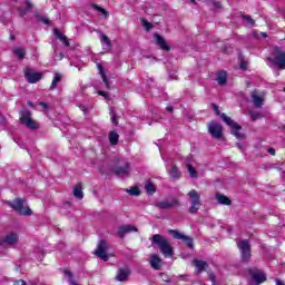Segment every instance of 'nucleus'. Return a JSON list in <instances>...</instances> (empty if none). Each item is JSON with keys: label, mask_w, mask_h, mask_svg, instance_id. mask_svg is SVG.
Segmentation results:
<instances>
[{"label": "nucleus", "mask_w": 285, "mask_h": 285, "mask_svg": "<svg viewBox=\"0 0 285 285\" xmlns=\"http://www.w3.org/2000/svg\"><path fill=\"white\" fill-rule=\"evenodd\" d=\"M187 170L189 173V176L195 179L197 178V169H195V167H193V165L188 164L187 165Z\"/></svg>", "instance_id": "obj_32"}, {"label": "nucleus", "mask_w": 285, "mask_h": 285, "mask_svg": "<svg viewBox=\"0 0 285 285\" xmlns=\"http://www.w3.org/2000/svg\"><path fill=\"white\" fill-rule=\"evenodd\" d=\"M41 108H43V110H48V104L46 102H40Z\"/></svg>", "instance_id": "obj_44"}, {"label": "nucleus", "mask_w": 285, "mask_h": 285, "mask_svg": "<svg viewBox=\"0 0 285 285\" xmlns=\"http://www.w3.org/2000/svg\"><path fill=\"white\" fill-rule=\"evenodd\" d=\"M151 244L159 247V250L161 253V255H164V257H173V255L175 254L173 250V246H170V243L168 242V239H166V237L156 234L153 236L151 238Z\"/></svg>", "instance_id": "obj_1"}, {"label": "nucleus", "mask_w": 285, "mask_h": 285, "mask_svg": "<svg viewBox=\"0 0 285 285\" xmlns=\"http://www.w3.org/2000/svg\"><path fill=\"white\" fill-rule=\"evenodd\" d=\"M11 40L14 41V36H11Z\"/></svg>", "instance_id": "obj_56"}, {"label": "nucleus", "mask_w": 285, "mask_h": 285, "mask_svg": "<svg viewBox=\"0 0 285 285\" xmlns=\"http://www.w3.org/2000/svg\"><path fill=\"white\" fill-rule=\"evenodd\" d=\"M242 70H246V62H240Z\"/></svg>", "instance_id": "obj_47"}, {"label": "nucleus", "mask_w": 285, "mask_h": 285, "mask_svg": "<svg viewBox=\"0 0 285 285\" xmlns=\"http://www.w3.org/2000/svg\"><path fill=\"white\" fill-rule=\"evenodd\" d=\"M79 108L80 110H82V112H85V115L86 112H88V110H90V107L88 105H80Z\"/></svg>", "instance_id": "obj_38"}, {"label": "nucleus", "mask_w": 285, "mask_h": 285, "mask_svg": "<svg viewBox=\"0 0 285 285\" xmlns=\"http://www.w3.org/2000/svg\"><path fill=\"white\" fill-rule=\"evenodd\" d=\"M267 66L273 68V66H278L281 70H285V51L279 47H275L272 56L267 58Z\"/></svg>", "instance_id": "obj_2"}, {"label": "nucleus", "mask_w": 285, "mask_h": 285, "mask_svg": "<svg viewBox=\"0 0 285 285\" xmlns=\"http://www.w3.org/2000/svg\"><path fill=\"white\" fill-rule=\"evenodd\" d=\"M238 148H242V145L240 144H237Z\"/></svg>", "instance_id": "obj_58"}, {"label": "nucleus", "mask_w": 285, "mask_h": 285, "mask_svg": "<svg viewBox=\"0 0 285 285\" xmlns=\"http://www.w3.org/2000/svg\"><path fill=\"white\" fill-rule=\"evenodd\" d=\"M216 199H217L218 204H223L225 206H230V199L222 194H217Z\"/></svg>", "instance_id": "obj_27"}, {"label": "nucleus", "mask_w": 285, "mask_h": 285, "mask_svg": "<svg viewBox=\"0 0 285 285\" xmlns=\"http://www.w3.org/2000/svg\"><path fill=\"white\" fill-rule=\"evenodd\" d=\"M145 190H146V193H147L148 195H154V193L157 191V188L155 187L154 184H151L150 181H147V183L145 184Z\"/></svg>", "instance_id": "obj_30"}, {"label": "nucleus", "mask_w": 285, "mask_h": 285, "mask_svg": "<svg viewBox=\"0 0 285 285\" xmlns=\"http://www.w3.org/2000/svg\"><path fill=\"white\" fill-rule=\"evenodd\" d=\"M142 26L146 28V30H150L153 28V24L146 20H144Z\"/></svg>", "instance_id": "obj_39"}, {"label": "nucleus", "mask_w": 285, "mask_h": 285, "mask_svg": "<svg viewBox=\"0 0 285 285\" xmlns=\"http://www.w3.org/2000/svg\"><path fill=\"white\" fill-rule=\"evenodd\" d=\"M27 104H28V106H32V104L30 101H28Z\"/></svg>", "instance_id": "obj_57"}, {"label": "nucleus", "mask_w": 285, "mask_h": 285, "mask_svg": "<svg viewBox=\"0 0 285 285\" xmlns=\"http://www.w3.org/2000/svg\"><path fill=\"white\" fill-rule=\"evenodd\" d=\"M13 55L18 59L22 60V59L26 58V50L23 48H21V47H17V48L13 49Z\"/></svg>", "instance_id": "obj_26"}, {"label": "nucleus", "mask_w": 285, "mask_h": 285, "mask_svg": "<svg viewBox=\"0 0 285 285\" xmlns=\"http://www.w3.org/2000/svg\"><path fill=\"white\" fill-rule=\"evenodd\" d=\"M41 21L45 22L46 24L50 23V20H48L46 18H42Z\"/></svg>", "instance_id": "obj_49"}, {"label": "nucleus", "mask_w": 285, "mask_h": 285, "mask_svg": "<svg viewBox=\"0 0 285 285\" xmlns=\"http://www.w3.org/2000/svg\"><path fill=\"white\" fill-rule=\"evenodd\" d=\"M100 41L102 50H105V52H110V48H112V42L110 41V38H108L106 33H100Z\"/></svg>", "instance_id": "obj_15"}, {"label": "nucleus", "mask_w": 285, "mask_h": 285, "mask_svg": "<svg viewBox=\"0 0 285 285\" xmlns=\"http://www.w3.org/2000/svg\"><path fill=\"white\" fill-rule=\"evenodd\" d=\"M259 117H262V115H259V114H250V118L253 119V121H257V119H259Z\"/></svg>", "instance_id": "obj_41"}, {"label": "nucleus", "mask_w": 285, "mask_h": 285, "mask_svg": "<svg viewBox=\"0 0 285 285\" xmlns=\"http://www.w3.org/2000/svg\"><path fill=\"white\" fill-rule=\"evenodd\" d=\"M214 6L215 8H222V2H215Z\"/></svg>", "instance_id": "obj_48"}, {"label": "nucleus", "mask_w": 285, "mask_h": 285, "mask_svg": "<svg viewBox=\"0 0 285 285\" xmlns=\"http://www.w3.org/2000/svg\"><path fill=\"white\" fill-rule=\"evenodd\" d=\"M213 108H214L216 115H219V107L217 105H213Z\"/></svg>", "instance_id": "obj_45"}, {"label": "nucleus", "mask_w": 285, "mask_h": 285, "mask_svg": "<svg viewBox=\"0 0 285 285\" xmlns=\"http://www.w3.org/2000/svg\"><path fill=\"white\" fill-rule=\"evenodd\" d=\"M1 124H6V120L3 118L0 119Z\"/></svg>", "instance_id": "obj_55"}, {"label": "nucleus", "mask_w": 285, "mask_h": 285, "mask_svg": "<svg viewBox=\"0 0 285 285\" xmlns=\"http://www.w3.org/2000/svg\"><path fill=\"white\" fill-rule=\"evenodd\" d=\"M166 110H168L169 112H173V107L168 106L166 107Z\"/></svg>", "instance_id": "obj_52"}, {"label": "nucleus", "mask_w": 285, "mask_h": 285, "mask_svg": "<svg viewBox=\"0 0 285 285\" xmlns=\"http://www.w3.org/2000/svg\"><path fill=\"white\" fill-rule=\"evenodd\" d=\"M19 242V234L17 233H9L6 236L0 237V246H14Z\"/></svg>", "instance_id": "obj_8"}, {"label": "nucleus", "mask_w": 285, "mask_h": 285, "mask_svg": "<svg viewBox=\"0 0 285 285\" xmlns=\"http://www.w3.org/2000/svg\"><path fill=\"white\" fill-rule=\"evenodd\" d=\"M116 175H128V165H126L125 167H119L118 169H116Z\"/></svg>", "instance_id": "obj_35"}, {"label": "nucleus", "mask_w": 285, "mask_h": 285, "mask_svg": "<svg viewBox=\"0 0 285 285\" xmlns=\"http://www.w3.org/2000/svg\"><path fill=\"white\" fill-rule=\"evenodd\" d=\"M96 10L98 12H101V14H104L105 18H108V16L110 14V13H108V11H106V9H104V8L99 7V6H96Z\"/></svg>", "instance_id": "obj_37"}, {"label": "nucleus", "mask_w": 285, "mask_h": 285, "mask_svg": "<svg viewBox=\"0 0 285 285\" xmlns=\"http://www.w3.org/2000/svg\"><path fill=\"white\" fill-rule=\"evenodd\" d=\"M220 117L223 121H225V124L233 129L232 134L234 135V137H236L237 139H244V135L239 132L242 130V126H239L237 122L232 120V118L226 116V114H222Z\"/></svg>", "instance_id": "obj_6"}, {"label": "nucleus", "mask_w": 285, "mask_h": 285, "mask_svg": "<svg viewBox=\"0 0 285 285\" xmlns=\"http://www.w3.org/2000/svg\"><path fill=\"white\" fill-rule=\"evenodd\" d=\"M128 275H130V269H128V268H120L117 272L116 279L118 282H126L128 279Z\"/></svg>", "instance_id": "obj_19"}, {"label": "nucleus", "mask_w": 285, "mask_h": 285, "mask_svg": "<svg viewBox=\"0 0 285 285\" xmlns=\"http://www.w3.org/2000/svg\"><path fill=\"white\" fill-rule=\"evenodd\" d=\"M177 206H179V200L177 198H170L156 204V208H159L160 210L177 208Z\"/></svg>", "instance_id": "obj_10"}, {"label": "nucleus", "mask_w": 285, "mask_h": 285, "mask_svg": "<svg viewBox=\"0 0 285 285\" xmlns=\"http://www.w3.org/2000/svg\"><path fill=\"white\" fill-rule=\"evenodd\" d=\"M267 153H269V155H275V148H268Z\"/></svg>", "instance_id": "obj_46"}, {"label": "nucleus", "mask_w": 285, "mask_h": 285, "mask_svg": "<svg viewBox=\"0 0 285 285\" xmlns=\"http://www.w3.org/2000/svg\"><path fill=\"white\" fill-rule=\"evenodd\" d=\"M237 247L240 252V261L245 263L250 262V243H248V240H240L237 243Z\"/></svg>", "instance_id": "obj_7"}, {"label": "nucleus", "mask_w": 285, "mask_h": 285, "mask_svg": "<svg viewBox=\"0 0 285 285\" xmlns=\"http://www.w3.org/2000/svg\"><path fill=\"white\" fill-rule=\"evenodd\" d=\"M24 77L29 83H37V81H41L43 73L37 72L32 69H26Z\"/></svg>", "instance_id": "obj_11"}, {"label": "nucleus", "mask_w": 285, "mask_h": 285, "mask_svg": "<svg viewBox=\"0 0 285 285\" xmlns=\"http://www.w3.org/2000/svg\"><path fill=\"white\" fill-rule=\"evenodd\" d=\"M98 95H100V97H105L106 99H108V92L106 91H98Z\"/></svg>", "instance_id": "obj_42"}, {"label": "nucleus", "mask_w": 285, "mask_h": 285, "mask_svg": "<svg viewBox=\"0 0 285 285\" xmlns=\"http://www.w3.org/2000/svg\"><path fill=\"white\" fill-rule=\"evenodd\" d=\"M20 122L29 130H37L39 129V122L32 119V112L28 109H22L20 111Z\"/></svg>", "instance_id": "obj_3"}, {"label": "nucleus", "mask_w": 285, "mask_h": 285, "mask_svg": "<svg viewBox=\"0 0 285 285\" xmlns=\"http://www.w3.org/2000/svg\"><path fill=\"white\" fill-rule=\"evenodd\" d=\"M14 285H26V281L23 279L16 281Z\"/></svg>", "instance_id": "obj_43"}, {"label": "nucleus", "mask_w": 285, "mask_h": 285, "mask_svg": "<svg viewBox=\"0 0 285 285\" xmlns=\"http://www.w3.org/2000/svg\"><path fill=\"white\" fill-rule=\"evenodd\" d=\"M154 37L156 39L157 46H159L161 50H165L166 52L170 51V47L168 46V43H166V40H164V37H161V35L155 33Z\"/></svg>", "instance_id": "obj_16"}, {"label": "nucleus", "mask_w": 285, "mask_h": 285, "mask_svg": "<svg viewBox=\"0 0 285 285\" xmlns=\"http://www.w3.org/2000/svg\"><path fill=\"white\" fill-rule=\"evenodd\" d=\"M276 285H285V283L279 279H276Z\"/></svg>", "instance_id": "obj_50"}, {"label": "nucleus", "mask_w": 285, "mask_h": 285, "mask_svg": "<svg viewBox=\"0 0 285 285\" xmlns=\"http://www.w3.org/2000/svg\"><path fill=\"white\" fill-rule=\"evenodd\" d=\"M110 117H111V122L117 126L119 122H117V114L115 112V109H110Z\"/></svg>", "instance_id": "obj_36"}, {"label": "nucleus", "mask_w": 285, "mask_h": 285, "mask_svg": "<svg viewBox=\"0 0 285 285\" xmlns=\"http://www.w3.org/2000/svg\"><path fill=\"white\" fill-rule=\"evenodd\" d=\"M109 142L111 146H117L119 144V134L111 131L109 134Z\"/></svg>", "instance_id": "obj_28"}, {"label": "nucleus", "mask_w": 285, "mask_h": 285, "mask_svg": "<svg viewBox=\"0 0 285 285\" xmlns=\"http://www.w3.org/2000/svg\"><path fill=\"white\" fill-rule=\"evenodd\" d=\"M188 197L190 199L189 213L195 215L202 208V196L197 190H190Z\"/></svg>", "instance_id": "obj_5"}, {"label": "nucleus", "mask_w": 285, "mask_h": 285, "mask_svg": "<svg viewBox=\"0 0 285 285\" xmlns=\"http://www.w3.org/2000/svg\"><path fill=\"white\" fill-rule=\"evenodd\" d=\"M208 132L214 139H222L223 129L218 122H216V121L209 122L208 124Z\"/></svg>", "instance_id": "obj_9"}, {"label": "nucleus", "mask_w": 285, "mask_h": 285, "mask_svg": "<svg viewBox=\"0 0 285 285\" xmlns=\"http://www.w3.org/2000/svg\"><path fill=\"white\" fill-rule=\"evenodd\" d=\"M169 176L170 179L175 181L179 179V177H181V171H179V168H177V166H173L171 169L169 170Z\"/></svg>", "instance_id": "obj_22"}, {"label": "nucleus", "mask_w": 285, "mask_h": 285, "mask_svg": "<svg viewBox=\"0 0 285 285\" xmlns=\"http://www.w3.org/2000/svg\"><path fill=\"white\" fill-rule=\"evenodd\" d=\"M261 36H262V37H268V36L266 35V32H261Z\"/></svg>", "instance_id": "obj_53"}, {"label": "nucleus", "mask_w": 285, "mask_h": 285, "mask_svg": "<svg viewBox=\"0 0 285 285\" xmlns=\"http://www.w3.org/2000/svg\"><path fill=\"white\" fill-rule=\"evenodd\" d=\"M250 98H252V101H253L255 108H262V106L264 105V98L258 96L257 91H252Z\"/></svg>", "instance_id": "obj_18"}, {"label": "nucleus", "mask_w": 285, "mask_h": 285, "mask_svg": "<svg viewBox=\"0 0 285 285\" xmlns=\"http://www.w3.org/2000/svg\"><path fill=\"white\" fill-rule=\"evenodd\" d=\"M127 193L132 195L134 197H139L141 195L139 187H131L130 189L127 190Z\"/></svg>", "instance_id": "obj_33"}, {"label": "nucleus", "mask_w": 285, "mask_h": 285, "mask_svg": "<svg viewBox=\"0 0 285 285\" xmlns=\"http://www.w3.org/2000/svg\"><path fill=\"white\" fill-rule=\"evenodd\" d=\"M283 91L285 92V88L283 89Z\"/></svg>", "instance_id": "obj_59"}, {"label": "nucleus", "mask_w": 285, "mask_h": 285, "mask_svg": "<svg viewBox=\"0 0 285 285\" xmlns=\"http://www.w3.org/2000/svg\"><path fill=\"white\" fill-rule=\"evenodd\" d=\"M194 6H197V2L195 0H190Z\"/></svg>", "instance_id": "obj_54"}, {"label": "nucleus", "mask_w": 285, "mask_h": 285, "mask_svg": "<svg viewBox=\"0 0 285 285\" xmlns=\"http://www.w3.org/2000/svg\"><path fill=\"white\" fill-rule=\"evenodd\" d=\"M61 79H62L61 73H55L51 86H50V90H55L56 87L59 86V83H61Z\"/></svg>", "instance_id": "obj_25"}, {"label": "nucleus", "mask_w": 285, "mask_h": 285, "mask_svg": "<svg viewBox=\"0 0 285 285\" xmlns=\"http://www.w3.org/2000/svg\"><path fill=\"white\" fill-rule=\"evenodd\" d=\"M149 264H150L151 268H154L155 271H159V268H161V264H164V262L161 261V258H159L158 255H151V257L149 259Z\"/></svg>", "instance_id": "obj_17"}, {"label": "nucleus", "mask_w": 285, "mask_h": 285, "mask_svg": "<svg viewBox=\"0 0 285 285\" xmlns=\"http://www.w3.org/2000/svg\"><path fill=\"white\" fill-rule=\"evenodd\" d=\"M170 235H173L174 239H181L184 242V244H186V246H188V248H193V238H190L189 236H186L184 234H181L179 230H175L171 229L169 230Z\"/></svg>", "instance_id": "obj_12"}, {"label": "nucleus", "mask_w": 285, "mask_h": 285, "mask_svg": "<svg viewBox=\"0 0 285 285\" xmlns=\"http://www.w3.org/2000/svg\"><path fill=\"white\" fill-rule=\"evenodd\" d=\"M243 21H245L246 26H255V21L250 16H243Z\"/></svg>", "instance_id": "obj_34"}, {"label": "nucleus", "mask_w": 285, "mask_h": 285, "mask_svg": "<svg viewBox=\"0 0 285 285\" xmlns=\"http://www.w3.org/2000/svg\"><path fill=\"white\" fill-rule=\"evenodd\" d=\"M101 79L106 86V88H110V82L108 81V77H106V71H104V66L97 65Z\"/></svg>", "instance_id": "obj_23"}, {"label": "nucleus", "mask_w": 285, "mask_h": 285, "mask_svg": "<svg viewBox=\"0 0 285 285\" xmlns=\"http://www.w3.org/2000/svg\"><path fill=\"white\" fill-rule=\"evenodd\" d=\"M9 206L13 208L19 215H32V209L28 207L26 204V199L18 198L11 203H9Z\"/></svg>", "instance_id": "obj_4"}, {"label": "nucleus", "mask_w": 285, "mask_h": 285, "mask_svg": "<svg viewBox=\"0 0 285 285\" xmlns=\"http://www.w3.org/2000/svg\"><path fill=\"white\" fill-rule=\"evenodd\" d=\"M26 3H27L26 8L18 9L21 17H24V14H28V12H30V10H32V3L30 2V0H27Z\"/></svg>", "instance_id": "obj_29"}, {"label": "nucleus", "mask_w": 285, "mask_h": 285, "mask_svg": "<svg viewBox=\"0 0 285 285\" xmlns=\"http://www.w3.org/2000/svg\"><path fill=\"white\" fill-rule=\"evenodd\" d=\"M73 196L77 199H83V190L81 189V186L77 185L73 189Z\"/></svg>", "instance_id": "obj_31"}, {"label": "nucleus", "mask_w": 285, "mask_h": 285, "mask_svg": "<svg viewBox=\"0 0 285 285\" xmlns=\"http://www.w3.org/2000/svg\"><path fill=\"white\" fill-rule=\"evenodd\" d=\"M55 57L58 61H61V59H63V53L60 52V53H57V50H55Z\"/></svg>", "instance_id": "obj_40"}, {"label": "nucleus", "mask_w": 285, "mask_h": 285, "mask_svg": "<svg viewBox=\"0 0 285 285\" xmlns=\"http://www.w3.org/2000/svg\"><path fill=\"white\" fill-rule=\"evenodd\" d=\"M227 79H228V75L226 73V71H220L217 73L216 80H217L218 86H224V83H226Z\"/></svg>", "instance_id": "obj_24"}, {"label": "nucleus", "mask_w": 285, "mask_h": 285, "mask_svg": "<svg viewBox=\"0 0 285 285\" xmlns=\"http://www.w3.org/2000/svg\"><path fill=\"white\" fill-rule=\"evenodd\" d=\"M209 279H212V282H215V275H214V274H210V275H209Z\"/></svg>", "instance_id": "obj_51"}, {"label": "nucleus", "mask_w": 285, "mask_h": 285, "mask_svg": "<svg viewBox=\"0 0 285 285\" xmlns=\"http://www.w3.org/2000/svg\"><path fill=\"white\" fill-rule=\"evenodd\" d=\"M129 233H137V227L132 225H122L118 228V236L124 239Z\"/></svg>", "instance_id": "obj_14"}, {"label": "nucleus", "mask_w": 285, "mask_h": 285, "mask_svg": "<svg viewBox=\"0 0 285 285\" xmlns=\"http://www.w3.org/2000/svg\"><path fill=\"white\" fill-rule=\"evenodd\" d=\"M53 35L59 39L67 48L70 47V41H68V37L66 35L61 33L59 29H53Z\"/></svg>", "instance_id": "obj_20"}, {"label": "nucleus", "mask_w": 285, "mask_h": 285, "mask_svg": "<svg viewBox=\"0 0 285 285\" xmlns=\"http://www.w3.org/2000/svg\"><path fill=\"white\" fill-rule=\"evenodd\" d=\"M194 266H196L197 273H202L205 268H208V263L205 261L194 259Z\"/></svg>", "instance_id": "obj_21"}, {"label": "nucleus", "mask_w": 285, "mask_h": 285, "mask_svg": "<svg viewBox=\"0 0 285 285\" xmlns=\"http://www.w3.org/2000/svg\"><path fill=\"white\" fill-rule=\"evenodd\" d=\"M106 250H108V245L106 244V240H100L96 249V255L104 262H108V254L106 253Z\"/></svg>", "instance_id": "obj_13"}]
</instances>
